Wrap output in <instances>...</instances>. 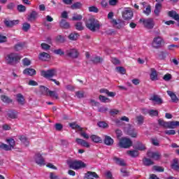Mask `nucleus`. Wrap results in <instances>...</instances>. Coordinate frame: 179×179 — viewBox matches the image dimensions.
<instances>
[{
	"label": "nucleus",
	"instance_id": "obj_23",
	"mask_svg": "<svg viewBox=\"0 0 179 179\" xmlns=\"http://www.w3.org/2000/svg\"><path fill=\"white\" fill-rule=\"evenodd\" d=\"M59 26L62 29H68L71 28V24L66 21V20H61L59 22Z\"/></svg>",
	"mask_w": 179,
	"mask_h": 179
},
{
	"label": "nucleus",
	"instance_id": "obj_10",
	"mask_svg": "<svg viewBox=\"0 0 179 179\" xmlns=\"http://www.w3.org/2000/svg\"><path fill=\"white\" fill-rule=\"evenodd\" d=\"M149 100L150 101H152L154 104H157V106H162V104H163L164 103L163 99H162V97H160V96L157 94H153L152 96H150Z\"/></svg>",
	"mask_w": 179,
	"mask_h": 179
},
{
	"label": "nucleus",
	"instance_id": "obj_54",
	"mask_svg": "<svg viewBox=\"0 0 179 179\" xmlns=\"http://www.w3.org/2000/svg\"><path fill=\"white\" fill-rule=\"evenodd\" d=\"M53 52L56 55H60V56L61 55H65V52H64V50H62V49H61V48L53 50Z\"/></svg>",
	"mask_w": 179,
	"mask_h": 179
},
{
	"label": "nucleus",
	"instance_id": "obj_59",
	"mask_svg": "<svg viewBox=\"0 0 179 179\" xmlns=\"http://www.w3.org/2000/svg\"><path fill=\"white\" fill-rule=\"evenodd\" d=\"M98 127L99 128H108V124H107L106 122H99L97 124Z\"/></svg>",
	"mask_w": 179,
	"mask_h": 179
},
{
	"label": "nucleus",
	"instance_id": "obj_21",
	"mask_svg": "<svg viewBox=\"0 0 179 179\" xmlns=\"http://www.w3.org/2000/svg\"><path fill=\"white\" fill-rule=\"evenodd\" d=\"M103 143L107 146H113V145H114V139H113L110 136H105Z\"/></svg>",
	"mask_w": 179,
	"mask_h": 179
},
{
	"label": "nucleus",
	"instance_id": "obj_62",
	"mask_svg": "<svg viewBox=\"0 0 179 179\" xmlns=\"http://www.w3.org/2000/svg\"><path fill=\"white\" fill-rule=\"evenodd\" d=\"M22 63L24 66H29V65H31V62L29 59L24 58L22 59Z\"/></svg>",
	"mask_w": 179,
	"mask_h": 179
},
{
	"label": "nucleus",
	"instance_id": "obj_7",
	"mask_svg": "<svg viewBox=\"0 0 179 179\" xmlns=\"http://www.w3.org/2000/svg\"><path fill=\"white\" fill-rule=\"evenodd\" d=\"M163 43H164V40H163L162 37L157 36L154 38L152 45L153 48L159 50V48H162V44H163Z\"/></svg>",
	"mask_w": 179,
	"mask_h": 179
},
{
	"label": "nucleus",
	"instance_id": "obj_28",
	"mask_svg": "<svg viewBox=\"0 0 179 179\" xmlns=\"http://www.w3.org/2000/svg\"><path fill=\"white\" fill-rule=\"evenodd\" d=\"M113 161L116 164H118V166H127V164H125V161L121 158L115 157H113Z\"/></svg>",
	"mask_w": 179,
	"mask_h": 179
},
{
	"label": "nucleus",
	"instance_id": "obj_63",
	"mask_svg": "<svg viewBox=\"0 0 179 179\" xmlns=\"http://www.w3.org/2000/svg\"><path fill=\"white\" fill-rule=\"evenodd\" d=\"M176 127H179L178 121H171V129H174Z\"/></svg>",
	"mask_w": 179,
	"mask_h": 179
},
{
	"label": "nucleus",
	"instance_id": "obj_14",
	"mask_svg": "<svg viewBox=\"0 0 179 179\" xmlns=\"http://www.w3.org/2000/svg\"><path fill=\"white\" fill-rule=\"evenodd\" d=\"M150 72H151L150 74V80L152 81L159 80V77H158L159 74H157V71H156V69L151 68Z\"/></svg>",
	"mask_w": 179,
	"mask_h": 179
},
{
	"label": "nucleus",
	"instance_id": "obj_26",
	"mask_svg": "<svg viewBox=\"0 0 179 179\" xmlns=\"http://www.w3.org/2000/svg\"><path fill=\"white\" fill-rule=\"evenodd\" d=\"M162 3H157L155 4V8L154 10V13L155 16H159L160 15V12H162Z\"/></svg>",
	"mask_w": 179,
	"mask_h": 179
},
{
	"label": "nucleus",
	"instance_id": "obj_55",
	"mask_svg": "<svg viewBox=\"0 0 179 179\" xmlns=\"http://www.w3.org/2000/svg\"><path fill=\"white\" fill-rule=\"evenodd\" d=\"M152 169L158 173H163V171H164V168H163L162 166H154Z\"/></svg>",
	"mask_w": 179,
	"mask_h": 179
},
{
	"label": "nucleus",
	"instance_id": "obj_51",
	"mask_svg": "<svg viewBox=\"0 0 179 179\" xmlns=\"http://www.w3.org/2000/svg\"><path fill=\"white\" fill-rule=\"evenodd\" d=\"M80 8H82V3L80 2L74 3L71 6V9H80Z\"/></svg>",
	"mask_w": 179,
	"mask_h": 179
},
{
	"label": "nucleus",
	"instance_id": "obj_47",
	"mask_svg": "<svg viewBox=\"0 0 179 179\" xmlns=\"http://www.w3.org/2000/svg\"><path fill=\"white\" fill-rule=\"evenodd\" d=\"M48 94V96H50V97H54L55 99H56V100H58L59 99L58 94H57L55 91L49 90Z\"/></svg>",
	"mask_w": 179,
	"mask_h": 179
},
{
	"label": "nucleus",
	"instance_id": "obj_33",
	"mask_svg": "<svg viewBox=\"0 0 179 179\" xmlns=\"http://www.w3.org/2000/svg\"><path fill=\"white\" fill-rule=\"evenodd\" d=\"M17 101L21 106H24V96L22 94H17Z\"/></svg>",
	"mask_w": 179,
	"mask_h": 179
},
{
	"label": "nucleus",
	"instance_id": "obj_53",
	"mask_svg": "<svg viewBox=\"0 0 179 179\" xmlns=\"http://www.w3.org/2000/svg\"><path fill=\"white\" fill-rule=\"evenodd\" d=\"M82 19H83V16H82V15L74 14L71 18V20L78 21V20H82Z\"/></svg>",
	"mask_w": 179,
	"mask_h": 179
},
{
	"label": "nucleus",
	"instance_id": "obj_12",
	"mask_svg": "<svg viewBox=\"0 0 179 179\" xmlns=\"http://www.w3.org/2000/svg\"><path fill=\"white\" fill-rule=\"evenodd\" d=\"M122 16L124 20H131L134 17V12L131 9L124 10L122 13Z\"/></svg>",
	"mask_w": 179,
	"mask_h": 179
},
{
	"label": "nucleus",
	"instance_id": "obj_19",
	"mask_svg": "<svg viewBox=\"0 0 179 179\" xmlns=\"http://www.w3.org/2000/svg\"><path fill=\"white\" fill-rule=\"evenodd\" d=\"M134 148H136V150L143 151L146 150V145L145 144L142 143L141 141H137L134 145Z\"/></svg>",
	"mask_w": 179,
	"mask_h": 179
},
{
	"label": "nucleus",
	"instance_id": "obj_48",
	"mask_svg": "<svg viewBox=\"0 0 179 179\" xmlns=\"http://www.w3.org/2000/svg\"><path fill=\"white\" fill-rule=\"evenodd\" d=\"M143 13L146 15V16H149L150 13H152V6H150V5H148L146 7L145 10L143 11Z\"/></svg>",
	"mask_w": 179,
	"mask_h": 179
},
{
	"label": "nucleus",
	"instance_id": "obj_43",
	"mask_svg": "<svg viewBox=\"0 0 179 179\" xmlns=\"http://www.w3.org/2000/svg\"><path fill=\"white\" fill-rule=\"evenodd\" d=\"M75 27L76 30H78V31H82V30H84L85 27H83V23L81 22H78L75 24Z\"/></svg>",
	"mask_w": 179,
	"mask_h": 179
},
{
	"label": "nucleus",
	"instance_id": "obj_46",
	"mask_svg": "<svg viewBox=\"0 0 179 179\" xmlns=\"http://www.w3.org/2000/svg\"><path fill=\"white\" fill-rule=\"evenodd\" d=\"M148 114L150 117H157L159 116V110L151 109L150 110Z\"/></svg>",
	"mask_w": 179,
	"mask_h": 179
},
{
	"label": "nucleus",
	"instance_id": "obj_58",
	"mask_svg": "<svg viewBox=\"0 0 179 179\" xmlns=\"http://www.w3.org/2000/svg\"><path fill=\"white\" fill-rule=\"evenodd\" d=\"M88 10L89 12H93L94 13H99V8L94 6L89 7Z\"/></svg>",
	"mask_w": 179,
	"mask_h": 179
},
{
	"label": "nucleus",
	"instance_id": "obj_6",
	"mask_svg": "<svg viewBox=\"0 0 179 179\" xmlns=\"http://www.w3.org/2000/svg\"><path fill=\"white\" fill-rule=\"evenodd\" d=\"M119 146L122 149H129L132 146V141L128 138L123 137L120 140Z\"/></svg>",
	"mask_w": 179,
	"mask_h": 179
},
{
	"label": "nucleus",
	"instance_id": "obj_4",
	"mask_svg": "<svg viewBox=\"0 0 179 179\" xmlns=\"http://www.w3.org/2000/svg\"><path fill=\"white\" fill-rule=\"evenodd\" d=\"M6 60L8 65H15V64H17L20 61V57L17 53H10L6 57Z\"/></svg>",
	"mask_w": 179,
	"mask_h": 179
},
{
	"label": "nucleus",
	"instance_id": "obj_17",
	"mask_svg": "<svg viewBox=\"0 0 179 179\" xmlns=\"http://www.w3.org/2000/svg\"><path fill=\"white\" fill-rule=\"evenodd\" d=\"M76 142L78 145H80V146H83L84 148H90V144L82 138H76Z\"/></svg>",
	"mask_w": 179,
	"mask_h": 179
},
{
	"label": "nucleus",
	"instance_id": "obj_64",
	"mask_svg": "<svg viewBox=\"0 0 179 179\" xmlns=\"http://www.w3.org/2000/svg\"><path fill=\"white\" fill-rule=\"evenodd\" d=\"M24 47L23 43H17L15 45L14 48L15 51H20Z\"/></svg>",
	"mask_w": 179,
	"mask_h": 179
},
{
	"label": "nucleus",
	"instance_id": "obj_9",
	"mask_svg": "<svg viewBox=\"0 0 179 179\" xmlns=\"http://www.w3.org/2000/svg\"><path fill=\"white\" fill-rule=\"evenodd\" d=\"M66 55L67 57H69V58L76 59V58H78L79 57V51L75 48L69 49L66 50Z\"/></svg>",
	"mask_w": 179,
	"mask_h": 179
},
{
	"label": "nucleus",
	"instance_id": "obj_52",
	"mask_svg": "<svg viewBox=\"0 0 179 179\" xmlns=\"http://www.w3.org/2000/svg\"><path fill=\"white\" fill-rule=\"evenodd\" d=\"M56 41L62 44L65 43V37L62 36V35H59L56 37Z\"/></svg>",
	"mask_w": 179,
	"mask_h": 179
},
{
	"label": "nucleus",
	"instance_id": "obj_42",
	"mask_svg": "<svg viewBox=\"0 0 179 179\" xmlns=\"http://www.w3.org/2000/svg\"><path fill=\"white\" fill-rule=\"evenodd\" d=\"M8 117L9 118H11V120H15L16 118H17V113L11 110L8 113Z\"/></svg>",
	"mask_w": 179,
	"mask_h": 179
},
{
	"label": "nucleus",
	"instance_id": "obj_3",
	"mask_svg": "<svg viewBox=\"0 0 179 179\" xmlns=\"http://www.w3.org/2000/svg\"><path fill=\"white\" fill-rule=\"evenodd\" d=\"M69 169L72 170H80V169H85L86 167V164L82 160H73L69 163Z\"/></svg>",
	"mask_w": 179,
	"mask_h": 179
},
{
	"label": "nucleus",
	"instance_id": "obj_13",
	"mask_svg": "<svg viewBox=\"0 0 179 179\" xmlns=\"http://www.w3.org/2000/svg\"><path fill=\"white\" fill-rule=\"evenodd\" d=\"M147 156L151 159H153L154 160H160L162 158V154H160L159 152H148Z\"/></svg>",
	"mask_w": 179,
	"mask_h": 179
},
{
	"label": "nucleus",
	"instance_id": "obj_22",
	"mask_svg": "<svg viewBox=\"0 0 179 179\" xmlns=\"http://www.w3.org/2000/svg\"><path fill=\"white\" fill-rule=\"evenodd\" d=\"M50 58H51V55L45 52L40 53L38 56V59L41 61H48V59H50Z\"/></svg>",
	"mask_w": 179,
	"mask_h": 179
},
{
	"label": "nucleus",
	"instance_id": "obj_57",
	"mask_svg": "<svg viewBox=\"0 0 179 179\" xmlns=\"http://www.w3.org/2000/svg\"><path fill=\"white\" fill-rule=\"evenodd\" d=\"M173 78V76H171V74L170 73H166L163 76V79L164 80H165V82H169V80H171Z\"/></svg>",
	"mask_w": 179,
	"mask_h": 179
},
{
	"label": "nucleus",
	"instance_id": "obj_20",
	"mask_svg": "<svg viewBox=\"0 0 179 179\" xmlns=\"http://www.w3.org/2000/svg\"><path fill=\"white\" fill-rule=\"evenodd\" d=\"M37 16H38V13H37L36 11H31V13L27 17L28 22H34V20L37 19Z\"/></svg>",
	"mask_w": 179,
	"mask_h": 179
},
{
	"label": "nucleus",
	"instance_id": "obj_30",
	"mask_svg": "<svg viewBox=\"0 0 179 179\" xmlns=\"http://www.w3.org/2000/svg\"><path fill=\"white\" fill-rule=\"evenodd\" d=\"M143 164L146 166H152V164H155V162L152 161V159L149 158H143Z\"/></svg>",
	"mask_w": 179,
	"mask_h": 179
},
{
	"label": "nucleus",
	"instance_id": "obj_44",
	"mask_svg": "<svg viewBox=\"0 0 179 179\" xmlns=\"http://www.w3.org/2000/svg\"><path fill=\"white\" fill-rule=\"evenodd\" d=\"M0 149H3V150H12V148L8 145L3 143H0Z\"/></svg>",
	"mask_w": 179,
	"mask_h": 179
},
{
	"label": "nucleus",
	"instance_id": "obj_24",
	"mask_svg": "<svg viewBox=\"0 0 179 179\" xmlns=\"http://www.w3.org/2000/svg\"><path fill=\"white\" fill-rule=\"evenodd\" d=\"M4 24L6 26V27H13L15 24H19V20H5Z\"/></svg>",
	"mask_w": 179,
	"mask_h": 179
},
{
	"label": "nucleus",
	"instance_id": "obj_1",
	"mask_svg": "<svg viewBox=\"0 0 179 179\" xmlns=\"http://www.w3.org/2000/svg\"><path fill=\"white\" fill-rule=\"evenodd\" d=\"M85 26L88 30H90V31L96 33V31L100 30L101 25L99 20H96L94 17H90L86 21Z\"/></svg>",
	"mask_w": 179,
	"mask_h": 179
},
{
	"label": "nucleus",
	"instance_id": "obj_27",
	"mask_svg": "<svg viewBox=\"0 0 179 179\" xmlns=\"http://www.w3.org/2000/svg\"><path fill=\"white\" fill-rule=\"evenodd\" d=\"M90 139L94 142V143H103V140L101 139V137L97 136V135H92L90 136Z\"/></svg>",
	"mask_w": 179,
	"mask_h": 179
},
{
	"label": "nucleus",
	"instance_id": "obj_37",
	"mask_svg": "<svg viewBox=\"0 0 179 179\" xmlns=\"http://www.w3.org/2000/svg\"><path fill=\"white\" fill-rule=\"evenodd\" d=\"M79 34L78 33H71L69 35V38L71 41H76V40H78V38H79Z\"/></svg>",
	"mask_w": 179,
	"mask_h": 179
},
{
	"label": "nucleus",
	"instance_id": "obj_56",
	"mask_svg": "<svg viewBox=\"0 0 179 179\" xmlns=\"http://www.w3.org/2000/svg\"><path fill=\"white\" fill-rule=\"evenodd\" d=\"M16 7V4L13 2H10L6 6V8L8 9V10H13Z\"/></svg>",
	"mask_w": 179,
	"mask_h": 179
},
{
	"label": "nucleus",
	"instance_id": "obj_45",
	"mask_svg": "<svg viewBox=\"0 0 179 179\" xmlns=\"http://www.w3.org/2000/svg\"><path fill=\"white\" fill-rule=\"evenodd\" d=\"M31 25L29 22H25L22 24V30L23 31L27 32L30 30Z\"/></svg>",
	"mask_w": 179,
	"mask_h": 179
},
{
	"label": "nucleus",
	"instance_id": "obj_8",
	"mask_svg": "<svg viewBox=\"0 0 179 179\" xmlns=\"http://www.w3.org/2000/svg\"><path fill=\"white\" fill-rule=\"evenodd\" d=\"M110 23L113 24V27L120 30V29H122L125 26V21L118 19H112Z\"/></svg>",
	"mask_w": 179,
	"mask_h": 179
},
{
	"label": "nucleus",
	"instance_id": "obj_40",
	"mask_svg": "<svg viewBox=\"0 0 179 179\" xmlns=\"http://www.w3.org/2000/svg\"><path fill=\"white\" fill-rule=\"evenodd\" d=\"M115 70L121 75H125V73H127V69L122 66H117L115 68Z\"/></svg>",
	"mask_w": 179,
	"mask_h": 179
},
{
	"label": "nucleus",
	"instance_id": "obj_5",
	"mask_svg": "<svg viewBox=\"0 0 179 179\" xmlns=\"http://www.w3.org/2000/svg\"><path fill=\"white\" fill-rule=\"evenodd\" d=\"M139 22L143 23L144 27L148 29L149 30H152V29L155 27V21L152 18H141L140 19Z\"/></svg>",
	"mask_w": 179,
	"mask_h": 179
},
{
	"label": "nucleus",
	"instance_id": "obj_16",
	"mask_svg": "<svg viewBox=\"0 0 179 179\" xmlns=\"http://www.w3.org/2000/svg\"><path fill=\"white\" fill-rule=\"evenodd\" d=\"M85 178H87V179H94V178L99 179V178H100V176H99L96 172L87 171L85 173Z\"/></svg>",
	"mask_w": 179,
	"mask_h": 179
},
{
	"label": "nucleus",
	"instance_id": "obj_35",
	"mask_svg": "<svg viewBox=\"0 0 179 179\" xmlns=\"http://www.w3.org/2000/svg\"><path fill=\"white\" fill-rule=\"evenodd\" d=\"M127 155L131 157H138L139 156V152L136 150H128Z\"/></svg>",
	"mask_w": 179,
	"mask_h": 179
},
{
	"label": "nucleus",
	"instance_id": "obj_61",
	"mask_svg": "<svg viewBox=\"0 0 179 179\" xmlns=\"http://www.w3.org/2000/svg\"><path fill=\"white\" fill-rule=\"evenodd\" d=\"M55 128L56 131H62V129L64 128V126L61 123H56L55 124Z\"/></svg>",
	"mask_w": 179,
	"mask_h": 179
},
{
	"label": "nucleus",
	"instance_id": "obj_32",
	"mask_svg": "<svg viewBox=\"0 0 179 179\" xmlns=\"http://www.w3.org/2000/svg\"><path fill=\"white\" fill-rule=\"evenodd\" d=\"M69 127H71V128H72V129H78V131H80V132H83V128L80 127V126L79 124H77L75 122L69 123Z\"/></svg>",
	"mask_w": 179,
	"mask_h": 179
},
{
	"label": "nucleus",
	"instance_id": "obj_31",
	"mask_svg": "<svg viewBox=\"0 0 179 179\" xmlns=\"http://www.w3.org/2000/svg\"><path fill=\"white\" fill-rule=\"evenodd\" d=\"M1 100L3 101V103H6V104H9L13 101V100L10 99V98L6 95H1Z\"/></svg>",
	"mask_w": 179,
	"mask_h": 179
},
{
	"label": "nucleus",
	"instance_id": "obj_11",
	"mask_svg": "<svg viewBox=\"0 0 179 179\" xmlns=\"http://www.w3.org/2000/svg\"><path fill=\"white\" fill-rule=\"evenodd\" d=\"M34 160L38 166H45V160H44L43 155L40 152L35 154Z\"/></svg>",
	"mask_w": 179,
	"mask_h": 179
},
{
	"label": "nucleus",
	"instance_id": "obj_60",
	"mask_svg": "<svg viewBox=\"0 0 179 179\" xmlns=\"http://www.w3.org/2000/svg\"><path fill=\"white\" fill-rule=\"evenodd\" d=\"M120 172L122 173L123 177H128V176H129V172H128L125 168L121 169Z\"/></svg>",
	"mask_w": 179,
	"mask_h": 179
},
{
	"label": "nucleus",
	"instance_id": "obj_15",
	"mask_svg": "<svg viewBox=\"0 0 179 179\" xmlns=\"http://www.w3.org/2000/svg\"><path fill=\"white\" fill-rule=\"evenodd\" d=\"M158 124L159 125H160V127H163V128L171 129V122H166L163 120V119H159Z\"/></svg>",
	"mask_w": 179,
	"mask_h": 179
},
{
	"label": "nucleus",
	"instance_id": "obj_18",
	"mask_svg": "<svg viewBox=\"0 0 179 179\" xmlns=\"http://www.w3.org/2000/svg\"><path fill=\"white\" fill-rule=\"evenodd\" d=\"M36 73H37V71H36L34 69L28 68V69H25L23 71V74L28 75L29 76H34V75H36Z\"/></svg>",
	"mask_w": 179,
	"mask_h": 179
},
{
	"label": "nucleus",
	"instance_id": "obj_50",
	"mask_svg": "<svg viewBox=\"0 0 179 179\" xmlns=\"http://www.w3.org/2000/svg\"><path fill=\"white\" fill-rule=\"evenodd\" d=\"M17 10H18L20 13H23L26 10V6H23L22 4H19L17 6Z\"/></svg>",
	"mask_w": 179,
	"mask_h": 179
},
{
	"label": "nucleus",
	"instance_id": "obj_36",
	"mask_svg": "<svg viewBox=\"0 0 179 179\" xmlns=\"http://www.w3.org/2000/svg\"><path fill=\"white\" fill-rule=\"evenodd\" d=\"M19 139L22 143H24V145H25V146H29L30 145L27 136H20Z\"/></svg>",
	"mask_w": 179,
	"mask_h": 179
},
{
	"label": "nucleus",
	"instance_id": "obj_34",
	"mask_svg": "<svg viewBox=\"0 0 179 179\" xmlns=\"http://www.w3.org/2000/svg\"><path fill=\"white\" fill-rule=\"evenodd\" d=\"M127 134L131 138H136L138 136V132H136V130H135V129H129L127 131Z\"/></svg>",
	"mask_w": 179,
	"mask_h": 179
},
{
	"label": "nucleus",
	"instance_id": "obj_2",
	"mask_svg": "<svg viewBox=\"0 0 179 179\" xmlns=\"http://www.w3.org/2000/svg\"><path fill=\"white\" fill-rule=\"evenodd\" d=\"M41 75L43 78H45V79H49V80H50L51 82H54L55 85H57V86H59L60 85L59 81L56 80L54 78H54V76H57V70L55 69H49L48 71L43 70L41 72Z\"/></svg>",
	"mask_w": 179,
	"mask_h": 179
},
{
	"label": "nucleus",
	"instance_id": "obj_49",
	"mask_svg": "<svg viewBox=\"0 0 179 179\" xmlns=\"http://www.w3.org/2000/svg\"><path fill=\"white\" fill-rule=\"evenodd\" d=\"M99 99L101 101V103H110V101H111L110 99L103 95H99Z\"/></svg>",
	"mask_w": 179,
	"mask_h": 179
},
{
	"label": "nucleus",
	"instance_id": "obj_25",
	"mask_svg": "<svg viewBox=\"0 0 179 179\" xmlns=\"http://www.w3.org/2000/svg\"><path fill=\"white\" fill-rule=\"evenodd\" d=\"M166 93L171 97L173 103H178L179 101L178 97H177V95H176L174 92L171 91H167Z\"/></svg>",
	"mask_w": 179,
	"mask_h": 179
},
{
	"label": "nucleus",
	"instance_id": "obj_39",
	"mask_svg": "<svg viewBox=\"0 0 179 179\" xmlns=\"http://www.w3.org/2000/svg\"><path fill=\"white\" fill-rule=\"evenodd\" d=\"M7 143L9 144V147L10 149H14L15 146L16 145V142H15V139L13 138H9L6 140Z\"/></svg>",
	"mask_w": 179,
	"mask_h": 179
},
{
	"label": "nucleus",
	"instance_id": "obj_41",
	"mask_svg": "<svg viewBox=\"0 0 179 179\" xmlns=\"http://www.w3.org/2000/svg\"><path fill=\"white\" fill-rule=\"evenodd\" d=\"M136 120L137 121L138 125H142L143 124V121H145V117H143L142 115H140L136 116Z\"/></svg>",
	"mask_w": 179,
	"mask_h": 179
},
{
	"label": "nucleus",
	"instance_id": "obj_38",
	"mask_svg": "<svg viewBox=\"0 0 179 179\" xmlns=\"http://www.w3.org/2000/svg\"><path fill=\"white\" fill-rule=\"evenodd\" d=\"M91 61H92V62H93V64H101V62H103V61H104V59H103V57L96 56V57L92 58L91 59Z\"/></svg>",
	"mask_w": 179,
	"mask_h": 179
},
{
	"label": "nucleus",
	"instance_id": "obj_29",
	"mask_svg": "<svg viewBox=\"0 0 179 179\" xmlns=\"http://www.w3.org/2000/svg\"><path fill=\"white\" fill-rule=\"evenodd\" d=\"M171 167L172 170H174L175 171L179 172V164H178V159H174L173 160L172 164H171Z\"/></svg>",
	"mask_w": 179,
	"mask_h": 179
}]
</instances>
